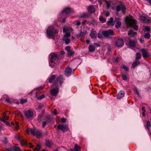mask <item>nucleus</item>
<instances>
[{"label":"nucleus","instance_id":"cd10ccee","mask_svg":"<svg viewBox=\"0 0 151 151\" xmlns=\"http://www.w3.org/2000/svg\"><path fill=\"white\" fill-rule=\"evenodd\" d=\"M88 49L90 52H93L95 50V47L92 45H90L89 46Z\"/></svg>","mask_w":151,"mask_h":151},{"label":"nucleus","instance_id":"052dcab7","mask_svg":"<svg viewBox=\"0 0 151 151\" xmlns=\"http://www.w3.org/2000/svg\"><path fill=\"white\" fill-rule=\"evenodd\" d=\"M139 40L141 43H144L145 42V41L141 38L139 39Z\"/></svg>","mask_w":151,"mask_h":151},{"label":"nucleus","instance_id":"c85d7f7f","mask_svg":"<svg viewBox=\"0 0 151 151\" xmlns=\"http://www.w3.org/2000/svg\"><path fill=\"white\" fill-rule=\"evenodd\" d=\"M90 16V15L88 13H86L84 12L82 13L81 15H80V17L81 18H87L89 17Z\"/></svg>","mask_w":151,"mask_h":151},{"label":"nucleus","instance_id":"864d4df0","mask_svg":"<svg viewBox=\"0 0 151 151\" xmlns=\"http://www.w3.org/2000/svg\"><path fill=\"white\" fill-rule=\"evenodd\" d=\"M45 97V95L44 94H42L41 96H40V97H38L37 99L39 100H41V99H43Z\"/></svg>","mask_w":151,"mask_h":151},{"label":"nucleus","instance_id":"49530a36","mask_svg":"<svg viewBox=\"0 0 151 151\" xmlns=\"http://www.w3.org/2000/svg\"><path fill=\"white\" fill-rule=\"evenodd\" d=\"M147 128L149 129L151 126V124L149 121H148L147 123Z\"/></svg>","mask_w":151,"mask_h":151},{"label":"nucleus","instance_id":"5701e85b","mask_svg":"<svg viewBox=\"0 0 151 151\" xmlns=\"http://www.w3.org/2000/svg\"><path fill=\"white\" fill-rule=\"evenodd\" d=\"M90 37L91 38H95L97 37V34L96 32L93 29H92L91 31Z\"/></svg>","mask_w":151,"mask_h":151},{"label":"nucleus","instance_id":"473e14b6","mask_svg":"<svg viewBox=\"0 0 151 151\" xmlns=\"http://www.w3.org/2000/svg\"><path fill=\"white\" fill-rule=\"evenodd\" d=\"M56 76L55 75H52L51 76L49 79V82L50 83H51L55 79Z\"/></svg>","mask_w":151,"mask_h":151},{"label":"nucleus","instance_id":"0eeeda50","mask_svg":"<svg viewBox=\"0 0 151 151\" xmlns=\"http://www.w3.org/2000/svg\"><path fill=\"white\" fill-rule=\"evenodd\" d=\"M140 20L144 23L149 24L151 23V19L147 16H141L140 17Z\"/></svg>","mask_w":151,"mask_h":151},{"label":"nucleus","instance_id":"de8ad7c7","mask_svg":"<svg viewBox=\"0 0 151 151\" xmlns=\"http://www.w3.org/2000/svg\"><path fill=\"white\" fill-rule=\"evenodd\" d=\"M27 100L26 99H21L20 101V103L21 104H23L27 102Z\"/></svg>","mask_w":151,"mask_h":151},{"label":"nucleus","instance_id":"f03ea898","mask_svg":"<svg viewBox=\"0 0 151 151\" xmlns=\"http://www.w3.org/2000/svg\"><path fill=\"white\" fill-rule=\"evenodd\" d=\"M136 21L133 19L132 17H127L126 18L125 22L127 25L130 27L133 26V29L137 30L138 29V27L136 25L134 24L136 23Z\"/></svg>","mask_w":151,"mask_h":151},{"label":"nucleus","instance_id":"a878e982","mask_svg":"<svg viewBox=\"0 0 151 151\" xmlns=\"http://www.w3.org/2000/svg\"><path fill=\"white\" fill-rule=\"evenodd\" d=\"M88 10L90 13H93L95 12V9L93 6L90 5L88 8Z\"/></svg>","mask_w":151,"mask_h":151},{"label":"nucleus","instance_id":"4c0bfd02","mask_svg":"<svg viewBox=\"0 0 151 151\" xmlns=\"http://www.w3.org/2000/svg\"><path fill=\"white\" fill-rule=\"evenodd\" d=\"M139 62L137 60H136V61L134 62L132 64V66L133 67V68H134L136 66L139 65Z\"/></svg>","mask_w":151,"mask_h":151},{"label":"nucleus","instance_id":"6e6d98bb","mask_svg":"<svg viewBox=\"0 0 151 151\" xmlns=\"http://www.w3.org/2000/svg\"><path fill=\"white\" fill-rule=\"evenodd\" d=\"M102 35L100 33H98L97 35L98 38H102L103 37Z\"/></svg>","mask_w":151,"mask_h":151},{"label":"nucleus","instance_id":"e2e57ef3","mask_svg":"<svg viewBox=\"0 0 151 151\" xmlns=\"http://www.w3.org/2000/svg\"><path fill=\"white\" fill-rule=\"evenodd\" d=\"M0 120L1 121L3 122L4 123L5 121V117H3V118H0Z\"/></svg>","mask_w":151,"mask_h":151},{"label":"nucleus","instance_id":"0e129e2a","mask_svg":"<svg viewBox=\"0 0 151 151\" xmlns=\"http://www.w3.org/2000/svg\"><path fill=\"white\" fill-rule=\"evenodd\" d=\"M66 121V119L64 118H63L61 120V122L63 123H64Z\"/></svg>","mask_w":151,"mask_h":151},{"label":"nucleus","instance_id":"09e8293b","mask_svg":"<svg viewBox=\"0 0 151 151\" xmlns=\"http://www.w3.org/2000/svg\"><path fill=\"white\" fill-rule=\"evenodd\" d=\"M50 65L52 68H54V66L56 65L55 62H51V63L50 64Z\"/></svg>","mask_w":151,"mask_h":151},{"label":"nucleus","instance_id":"13d9d810","mask_svg":"<svg viewBox=\"0 0 151 151\" xmlns=\"http://www.w3.org/2000/svg\"><path fill=\"white\" fill-rule=\"evenodd\" d=\"M7 139L5 137L4 139V140H3V142L5 144H6L7 142Z\"/></svg>","mask_w":151,"mask_h":151},{"label":"nucleus","instance_id":"f257e3e1","mask_svg":"<svg viewBox=\"0 0 151 151\" xmlns=\"http://www.w3.org/2000/svg\"><path fill=\"white\" fill-rule=\"evenodd\" d=\"M58 32V29H55L52 26H49L46 30V33L48 37L49 38H52L54 39L55 35Z\"/></svg>","mask_w":151,"mask_h":151},{"label":"nucleus","instance_id":"c9c22d12","mask_svg":"<svg viewBox=\"0 0 151 151\" xmlns=\"http://www.w3.org/2000/svg\"><path fill=\"white\" fill-rule=\"evenodd\" d=\"M20 142L22 145H27V142L23 139L20 140Z\"/></svg>","mask_w":151,"mask_h":151},{"label":"nucleus","instance_id":"a211bd4d","mask_svg":"<svg viewBox=\"0 0 151 151\" xmlns=\"http://www.w3.org/2000/svg\"><path fill=\"white\" fill-rule=\"evenodd\" d=\"M142 52V56L144 58H146L148 57L150 55L149 53L145 49H142L141 50Z\"/></svg>","mask_w":151,"mask_h":151},{"label":"nucleus","instance_id":"5fc2aeb1","mask_svg":"<svg viewBox=\"0 0 151 151\" xmlns=\"http://www.w3.org/2000/svg\"><path fill=\"white\" fill-rule=\"evenodd\" d=\"M3 115H4L3 117H5V121H6V120H8V118H9V117L6 116V114L4 112L3 113Z\"/></svg>","mask_w":151,"mask_h":151},{"label":"nucleus","instance_id":"ddd939ff","mask_svg":"<svg viewBox=\"0 0 151 151\" xmlns=\"http://www.w3.org/2000/svg\"><path fill=\"white\" fill-rule=\"evenodd\" d=\"M50 60L52 62H55L56 61L58 60V58L57 55L55 53H51L50 55Z\"/></svg>","mask_w":151,"mask_h":151},{"label":"nucleus","instance_id":"a19ab883","mask_svg":"<svg viewBox=\"0 0 151 151\" xmlns=\"http://www.w3.org/2000/svg\"><path fill=\"white\" fill-rule=\"evenodd\" d=\"M121 25V22H118L117 23H116L115 26L116 28H118L120 27Z\"/></svg>","mask_w":151,"mask_h":151},{"label":"nucleus","instance_id":"ea45409f","mask_svg":"<svg viewBox=\"0 0 151 151\" xmlns=\"http://www.w3.org/2000/svg\"><path fill=\"white\" fill-rule=\"evenodd\" d=\"M144 31L147 32H150V28L148 26H145L144 29Z\"/></svg>","mask_w":151,"mask_h":151},{"label":"nucleus","instance_id":"774afa93","mask_svg":"<svg viewBox=\"0 0 151 151\" xmlns=\"http://www.w3.org/2000/svg\"><path fill=\"white\" fill-rule=\"evenodd\" d=\"M53 114L55 115H56L57 114V110L56 109H54V111H53Z\"/></svg>","mask_w":151,"mask_h":151},{"label":"nucleus","instance_id":"603ef678","mask_svg":"<svg viewBox=\"0 0 151 151\" xmlns=\"http://www.w3.org/2000/svg\"><path fill=\"white\" fill-rule=\"evenodd\" d=\"M109 14L110 13L108 11L105 12L104 13V15L106 17H108L109 15Z\"/></svg>","mask_w":151,"mask_h":151},{"label":"nucleus","instance_id":"bf43d9fd","mask_svg":"<svg viewBox=\"0 0 151 151\" xmlns=\"http://www.w3.org/2000/svg\"><path fill=\"white\" fill-rule=\"evenodd\" d=\"M93 45H94V46H95V47H99L100 46V44L97 43H94Z\"/></svg>","mask_w":151,"mask_h":151},{"label":"nucleus","instance_id":"b1692460","mask_svg":"<svg viewBox=\"0 0 151 151\" xmlns=\"http://www.w3.org/2000/svg\"><path fill=\"white\" fill-rule=\"evenodd\" d=\"M125 94V92L124 91H121L119 92L117 96V99H120L122 97H123Z\"/></svg>","mask_w":151,"mask_h":151},{"label":"nucleus","instance_id":"1a4fd4ad","mask_svg":"<svg viewBox=\"0 0 151 151\" xmlns=\"http://www.w3.org/2000/svg\"><path fill=\"white\" fill-rule=\"evenodd\" d=\"M57 129L58 130L60 129L63 133L68 130V126L67 125L58 124L57 126Z\"/></svg>","mask_w":151,"mask_h":151},{"label":"nucleus","instance_id":"6e6552de","mask_svg":"<svg viewBox=\"0 0 151 151\" xmlns=\"http://www.w3.org/2000/svg\"><path fill=\"white\" fill-rule=\"evenodd\" d=\"M116 10L117 12L121 11L122 13H124L126 11V7L124 4H121L116 6Z\"/></svg>","mask_w":151,"mask_h":151},{"label":"nucleus","instance_id":"c03bdc74","mask_svg":"<svg viewBox=\"0 0 151 151\" xmlns=\"http://www.w3.org/2000/svg\"><path fill=\"white\" fill-rule=\"evenodd\" d=\"M40 150V144H38L36 147L35 148V150L36 151H39Z\"/></svg>","mask_w":151,"mask_h":151},{"label":"nucleus","instance_id":"72a5a7b5","mask_svg":"<svg viewBox=\"0 0 151 151\" xmlns=\"http://www.w3.org/2000/svg\"><path fill=\"white\" fill-rule=\"evenodd\" d=\"M80 147L77 145H75L74 149L73 151H81Z\"/></svg>","mask_w":151,"mask_h":151},{"label":"nucleus","instance_id":"79ce46f5","mask_svg":"<svg viewBox=\"0 0 151 151\" xmlns=\"http://www.w3.org/2000/svg\"><path fill=\"white\" fill-rule=\"evenodd\" d=\"M144 36L145 38L149 39L150 37V35L149 33H147L145 34Z\"/></svg>","mask_w":151,"mask_h":151},{"label":"nucleus","instance_id":"6ab92c4d","mask_svg":"<svg viewBox=\"0 0 151 151\" xmlns=\"http://www.w3.org/2000/svg\"><path fill=\"white\" fill-rule=\"evenodd\" d=\"M59 92V89L57 87L52 89L51 90V93L52 96H56Z\"/></svg>","mask_w":151,"mask_h":151},{"label":"nucleus","instance_id":"69168bd1","mask_svg":"<svg viewBox=\"0 0 151 151\" xmlns=\"http://www.w3.org/2000/svg\"><path fill=\"white\" fill-rule=\"evenodd\" d=\"M4 123H5V124H6L7 125V126H9L10 125V124H9V123L7 121H5L4 122Z\"/></svg>","mask_w":151,"mask_h":151},{"label":"nucleus","instance_id":"a18cd8bd","mask_svg":"<svg viewBox=\"0 0 151 151\" xmlns=\"http://www.w3.org/2000/svg\"><path fill=\"white\" fill-rule=\"evenodd\" d=\"M134 93L136 94L138 96H139V93L138 90L136 88H135L134 89Z\"/></svg>","mask_w":151,"mask_h":151},{"label":"nucleus","instance_id":"20e7f679","mask_svg":"<svg viewBox=\"0 0 151 151\" xmlns=\"http://www.w3.org/2000/svg\"><path fill=\"white\" fill-rule=\"evenodd\" d=\"M74 11L73 9L70 8L66 7L64 9L60 14V15L63 17H66L68 14Z\"/></svg>","mask_w":151,"mask_h":151},{"label":"nucleus","instance_id":"680f3d73","mask_svg":"<svg viewBox=\"0 0 151 151\" xmlns=\"http://www.w3.org/2000/svg\"><path fill=\"white\" fill-rule=\"evenodd\" d=\"M6 101L9 103L11 104L12 103L11 101L9 100V99L7 98L6 100Z\"/></svg>","mask_w":151,"mask_h":151},{"label":"nucleus","instance_id":"2eb2a0df","mask_svg":"<svg viewBox=\"0 0 151 151\" xmlns=\"http://www.w3.org/2000/svg\"><path fill=\"white\" fill-rule=\"evenodd\" d=\"M116 44L118 47H122L124 45V42L123 40L121 38L118 39L116 42Z\"/></svg>","mask_w":151,"mask_h":151},{"label":"nucleus","instance_id":"f8f14e48","mask_svg":"<svg viewBox=\"0 0 151 151\" xmlns=\"http://www.w3.org/2000/svg\"><path fill=\"white\" fill-rule=\"evenodd\" d=\"M63 81L64 80L63 76H60L57 78L56 81L53 82V84L54 85H56L58 82H59L60 85L61 86Z\"/></svg>","mask_w":151,"mask_h":151},{"label":"nucleus","instance_id":"4be33fe9","mask_svg":"<svg viewBox=\"0 0 151 151\" xmlns=\"http://www.w3.org/2000/svg\"><path fill=\"white\" fill-rule=\"evenodd\" d=\"M87 33V32L86 31L83 32L81 31H80V33L76 35V36L78 37H81L82 38H84Z\"/></svg>","mask_w":151,"mask_h":151},{"label":"nucleus","instance_id":"39448f33","mask_svg":"<svg viewBox=\"0 0 151 151\" xmlns=\"http://www.w3.org/2000/svg\"><path fill=\"white\" fill-rule=\"evenodd\" d=\"M102 34L104 37L107 38H111V36L115 35L114 31L111 29L103 31L102 32Z\"/></svg>","mask_w":151,"mask_h":151},{"label":"nucleus","instance_id":"7ed1b4c3","mask_svg":"<svg viewBox=\"0 0 151 151\" xmlns=\"http://www.w3.org/2000/svg\"><path fill=\"white\" fill-rule=\"evenodd\" d=\"M26 132L28 134H29L30 133L33 135L36 136L37 138L41 137V133L40 131H35L34 129L30 128L27 129L26 130Z\"/></svg>","mask_w":151,"mask_h":151},{"label":"nucleus","instance_id":"37998d69","mask_svg":"<svg viewBox=\"0 0 151 151\" xmlns=\"http://www.w3.org/2000/svg\"><path fill=\"white\" fill-rule=\"evenodd\" d=\"M141 57V55L140 53L139 52L137 53L136 60H137L140 58Z\"/></svg>","mask_w":151,"mask_h":151},{"label":"nucleus","instance_id":"aec40b11","mask_svg":"<svg viewBox=\"0 0 151 151\" xmlns=\"http://www.w3.org/2000/svg\"><path fill=\"white\" fill-rule=\"evenodd\" d=\"M8 151H21V150L19 147L16 146L11 147L10 148L6 149Z\"/></svg>","mask_w":151,"mask_h":151},{"label":"nucleus","instance_id":"dca6fc26","mask_svg":"<svg viewBox=\"0 0 151 151\" xmlns=\"http://www.w3.org/2000/svg\"><path fill=\"white\" fill-rule=\"evenodd\" d=\"M128 41L129 45L130 47H134L136 45V41L135 40H132L130 39H128Z\"/></svg>","mask_w":151,"mask_h":151},{"label":"nucleus","instance_id":"c756f323","mask_svg":"<svg viewBox=\"0 0 151 151\" xmlns=\"http://www.w3.org/2000/svg\"><path fill=\"white\" fill-rule=\"evenodd\" d=\"M53 144L52 142L51 141L46 140V145L47 146L50 147Z\"/></svg>","mask_w":151,"mask_h":151},{"label":"nucleus","instance_id":"bb28decb","mask_svg":"<svg viewBox=\"0 0 151 151\" xmlns=\"http://www.w3.org/2000/svg\"><path fill=\"white\" fill-rule=\"evenodd\" d=\"M128 35L134 37L137 35V32H133L132 30H130L128 32Z\"/></svg>","mask_w":151,"mask_h":151},{"label":"nucleus","instance_id":"9b49d317","mask_svg":"<svg viewBox=\"0 0 151 151\" xmlns=\"http://www.w3.org/2000/svg\"><path fill=\"white\" fill-rule=\"evenodd\" d=\"M70 36L69 34H65L63 37V40L66 45L69 44L70 42V40L69 38Z\"/></svg>","mask_w":151,"mask_h":151},{"label":"nucleus","instance_id":"2f4dec72","mask_svg":"<svg viewBox=\"0 0 151 151\" xmlns=\"http://www.w3.org/2000/svg\"><path fill=\"white\" fill-rule=\"evenodd\" d=\"M122 77L123 80L126 81H127L128 80V77L127 76L126 74L122 73H121Z\"/></svg>","mask_w":151,"mask_h":151},{"label":"nucleus","instance_id":"58836bf2","mask_svg":"<svg viewBox=\"0 0 151 151\" xmlns=\"http://www.w3.org/2000/svg\"><path fill=\"white\" fill-rule=\"evenodd\" d=\"M81 22L79 20L75 21L74 22L73 24L75 25L78 26H79L81 24Z\"/></svg>","mask_w":151,"mask_h":151},{"label":"nucleus","instance_id":"393cba45","mask_svg":"<svg viewBox=\"0 0 151 151\" xmlns=\"http://www.w3.org/2000/svg\"><path fill=\"white\" fill-rule=\"evenodd\" d=\"M115 23L114 21L113 20V19L112 17L110 18L109 21H107V24L108 26H113L114 24Z\"/></svg>","mask_w":151,"mask_h":151},{"label":"nucleus","instance_id":"412c9836","mask_svg":"<svg viewBox=\"0 0 151 151\" xmlns=\"http://www.w3.org/2000/svg\"><path fill=\"white\" fill-rule=\"evenodd\" d=\"M71 69L70 67H67L65 69V73L66 76H69L71 74Z\"/></svg>","mask_w":151,"mask_h":151},{"label":"nucleus","instance_id":"e433bc0d","mask_svg":"<svg viewBox=\"0 0 151 151\" xmlns=\"http://www.w3.org/2000/svg\"><path fill=\"white\" fill-rule=\"evenodd\" d=\"M43 116V113L40 114L39 115L37 119V120L39 122H40L41 121L42 118Z\"/></svg>","mask_w":151,"mask_h":151},{"label":"nucleus","instance_id":"f3484780","mask_svg":"<svg viewBox=\"0 0 151 151\" xmlns=\"http://www.w3.org/2000/svg\"><path fill=\"white\" fill-rule=\"evenodd\" d=\"M25 116L28 118H29L33 115V111L31 110H28L25 111Z\"/></svg>","mask_w":151,"mask_h":151},{"label":"nucleus","instance_id":"7c9ffc66","mask_svg":"<svg viewBox=\"0 0 151 151\" xmlns=\"http://www.w3.org/2000/svg\"><path fill=\"white\" fill-rule=\"evenodd\" d=\"M99 19L101 23H104L106 21V19L105 18L102 16H100Z\"/></svg>","mask_w":151,"mask_h":151},{"label":"nucleus","instance_id":"4468645a","mask_svg":"<svg viewBox=\"0 0 151 151\" xmlns=\"http://www.w3.org/2000/svg\"><path fill=\"white\" fill-rule=\"evenodd\" d=\"M73 29L70 27H64L63 29L64 32L65 33V34H69L70 36L71 33L73 32Z\"/></svg>","mask_w":151,"mask_h":151},{"label":"nucleus","instance_id":"338daca9","mask_svg":"<svg viewBox=\"0 0 151 151\" xmlns=\"http://www.w3.org/2000/svg\"><path fill=\"white\" fill-rule=\"evenodd\" d=\"M16 138L20 141V137L19 135H17L16 136Z\"/></svg>","mask_w":151,"mask_h":151},{"label":"nucleus","instance_id":"8fccbe9b","mask_svg":"<svg viewBox=\"0 0 151 151\" xmlns=\"http://www.w3.org/2000/svg\"><path fill=\"white\" fill-rule=\"evenodd\" d=\"M119 59V57H117L114 59V61L115 63H118Z\"/></svg>","mask_w":151,"mask_h":151},{"label":"nucleus","instance_id":"3c124183","mask_svg":"<svg viewBox=\"0 0 151 151\" xmlns=\"http://www.w3.org/2000/svg\"><path fill=\"white\" fill-rule=\"evenodd\" d=\"M106 4L107 8H109L110 6V3L108 1H106Z\"/></svg>","mask_w":151,"mask_h":151},{"label":"nucleus","instance_id":"9d476101","mask_svg":"<svg viewBox=\"0 0 151 151\" xmlns=\"http://www.w3.org/2000/svg\"><path fill=\"white\" fill-rule=\"evenodd\" d=\"M65 49L67 51L68 55L69 56L71 57L73 56L74 55L75 52L72 50H70V46H66L65 47Z\"/></svg>","mask_w":151,"mask_h":151},{"label":"nucleus","instance_id":"4d7b16f0","mask_svg":"<svg viewBox=\"0 0 151 151\" xmlns=\"http://www.w3.org/2000/svg\"><path fill=\"white\" fill-rule=\"evenodd\" d=\"M87 21L86 20H84L82 22V24L83 25L87 24Z\"/></svg>","mask_w":151,"mask_h":151},{"label":"nucleus","instance_id":"f704fd0d","mask_svg":"<svg viewBox=\"0 0 151 151\" xmlns=\"http://www.w3.org/2000/svg\"><path fill=\"white\" fill-rule=\"evenodd\" d=\"M121 68L124 69L125 71L128 72L129 71V68L127 66L124 65H122L121 66Z\"/></svg>","mask_w":151,"mask_h":151},{"label":"nucleus","instance_id":"423d86ee","mask_svg":"<svg viewBox=\"0 0 151 151\" xmlns=\"http://www.w3.org/2000/svg\"><path fill=\"white\" fill-rule=\"evenodd\" d=\"M52 119V118L50 116H46L43 119L44 121L42 122V127L44 128L47 124L51 122Z\"/></svg>","mask_w":151,"mask_h":151}]
</instances>
